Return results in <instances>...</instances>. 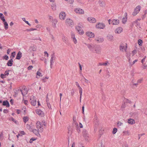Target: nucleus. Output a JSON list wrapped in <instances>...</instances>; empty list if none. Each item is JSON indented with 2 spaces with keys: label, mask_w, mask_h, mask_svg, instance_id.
<instances>
[{
  "label": "nucleus",
  "mask_w": 147,
  "mask_h": 147,
  "mask_svg": "<svg viewBox=\"0 0 147 147\" xmlns=\"http://www.w3.org/2000/svg\"><path fill=\"white\" fill-rule=\"evenodd\" d=\"M85 44L87 46L88 48L89 49L90 51L92 52L94 51V46L92 43L86 44L85 43Z\"/></svg>",
  "instance_id": "0eeeda50"
},
{
  "label": "nucleus",
  "mask_w": 147,
  "mask_h": 147,
  "mask_svg": "<svg viewBox=\"0 0 147 147\" xmlns=\"http://www.w3.org/2000/svg\"><path fill=\"white\" fill-rule=\"evenodd\" d=\"M9 120H11L12 121H13V122H14L15 123H16V121L15 120V119L12 117H10Z\"/></svg>",
  "instance_id": "603ef678"
},
{
  "label": "nucleus",
  "mask_w": 147,
  "mask_h": 147,
  "mask_svg": "<svg viewBox=\"0 0 147 147\" xmlns=\"http://www.w3.org/2000/svg\"><path fill=\"white\" fill-rule=\"evenodd\" d=\"M3 14L2 13H0V18L3 21V22H5V19L4 18V17L3 16Z\"/></svg>",
  "instance_id": "72a5a7b5"
},
{
  "label": "nucleus",
  "mask_w": 147,
  "mask_h": 147,
  "mask_svg": "<svg viewBox=\"0 0 147 147\" xmlns=\"http://www.w3.org/2000/svg\"><path fill=\"white\" fill-rule=\"evenodd\" d=\"M132 53L133 54H132V56H134V55L136 53H137V51L136 50H133V51H132Z\"/></svg>",
  "instance_id": "13d9d810"
},
{
  "label": "nucleus",
  "mask_w": 147,
  "mask_h": 147,
  "mask_svg": "<svg viewBox=\"0 0 147 147\" xmlns=\"http://www.w3.org/2000/svg\"><path fill=\"white\" fill-rule=\"evenodd\" d=\"M36 127L37 129L40 132H42L43 130V125L41 124L39 121H38L36 123Z\"/></svg>",
  "instance_id": "f257e3e1"
},
{
  "label": "nucleus",
  "mask_w": 147,
  "mask_h": 147,
  "mask_svg": "<svg viewBox=\"0 0 147 147\" xmlns=\"http://www.w3.org/2000/svg\"><path fill=\"white\" fill-rule=\"evenodd\" d=\"M35 140V139H34V138H32L30 140L29 142L30 143H31L32 142Z\"/></svg>",
  "instance_id": "864d4df0"
},
{
  "label": "nucleus",
  "mask_w": 147,
  "mask_h": 147,
  "mask_svg": "<svg viewBox=\"0 0 147 147\" xmlns=\"http://www.w3.org/2000/svg\"><path fill=\"white\" fill-rule=\"evenodd\" d=\"M141 7L140 5L137 6L134 9V11L132 13V15L133 16H135L140 11V10Z\"/></svg>",
  "instance_id": "39448f33"
},
{
  "label": "nucleus",
  "mask_w": 147,
  "mask_h": 147,
  "mask_svg": "<svg viewBox=\"0 0 147 147\" xmlns=\"http://www.w3.org/2000/svg\"><path fill=\"white\" fill-rule=\"evenodd\" d=\"M109 64L108 61H107L106 63H100L98 64V66H102V65H104V66H107L108 64Z\"/></svg>",
  "instance_id": "c85d7f7f"
},
{
  "label": "nucleus",
  "mask_w": 147,
  "mask_h": 147,
  "mask_svg": "<svg viewBox=\"0 0 147 147\" xmlns=\"http://www.w3.org/2000/svg\"><path fill=\"white\" fill-rule=\"evenodd\" d=\"M128 123L132 125L135 123V121L132 119H128Z\"/></svg>",
  "instance_id": "bb28decb"
},
{
  "label": "nucleus",
  "mask_w": 147,
  "mask_h": 147,
  "mask_svg": "<svg viewBox=\"0 0 147 147\" xmlns=\"http://www.w3.org/2000/svg\"><path fill=\"white\" fill-rule=\"evenodd\" d=\"M123 29L121 27H119L117 28L115 31V32L116 34H119L123 31Z\"/></svg>",
  "instance_id": "f3484780"
},
{
  "label": "nucleus",
  "mask_w": 147,
  "mask_h": 147,
  "mask_svg": "<svg viewBox=\"0 0 147 147\" xmlns=\"http://www.w3.org/2000/svg\"><path fill=\"white\" fill-rule=\"evenodd\" d=\"M127 20V18H123V19L122 22L123 23L125 24V22H126Z\"/></svg>",
  "instance_id": "8fccbe9b"
},
{
  "label": "nucleus",
  "mask_w": 147,
  "mask_h": 147,
  "mask_svg": "<svg viewBox=\"0 0 147 147\" xmlns=\"http://www.w3.org/2000/svg\"><path fill=\"white\" fill-rule=\"evenodd\" d=\"M30 49L33 51H35L36 50V47L34 46H32L30 47Z\"/></svg>",
  "instance_id": "2f4dec72"
},
{
  "label": "nucleus",
  "mask_w": 147,
  "mask_h": 147,
  "mask_svg": "<svg viewBox=\"0 0 147 147\" xmlns=\"http://www.w3.org/2000/svg\"><path fill=\"white\" fill-rule=\"evenodd\" d=\"M3 112L5 113H7L8 112V110L7 109H4L3 110Z\"/></svg>",
  "instance_id": "69168bd1"
},
{
  "label": "nucleus",
  "mask_w": 147,
  "mask_h": 147,
  "mask_svg": "<svg viewBox=\"0 0 147 147\" xmlns=\"http://www.w3.org/2000/svg\"><path fill=\"white\" fill-rule=\"evenodd\" d=\"M105 27V24L101 22L97 23L95 26L96 28L99 29H103Z\"/></svg>",
  "instance_id": "20e7f679"
},
{
  "label": "nucleus",
  "mask_w": 147,
  "mask_h": 147,
  "mask_svg": "<svg viewBox=\"0 0 147 147\" xmlns=\"http://www.w3.org/2000/svg\"><path fill=\"white\" fill-rule=\"evenodd\" d=\"M3 105L6 106L7 107H9V102L7 101H4L3 102Z\"/></svg>",
  "instance_id": "b1692460"
},
{
  "label": "nucleus",
  "mask_w": 147,
  "mask_h": 147,
  "mask_svg": "<svg viewBox=\"0 0 147 147\" xmlns=\"http://www.w3.org/2000/svg\"><path fill=\"white\" fill-rule=\"evenodd\" d=\"M100 147H105V144L102 142H100Z\"/></svg>",
  "instance_id": "0e129e2a"
},
{
  "label": "nucleus",
  "mask_w": 147,
  "mask_h": 147,
  "mask_svg": "<svg viewBox=\"0 0 147 147\" xmlns=\"http://www.w3.org/2000/svg\"><path fill=\"white\" fill-rule=\"evenodd\" d=\"M9 70H8V71L7 70V71H5V72L3 74L5 76H8L9 74Z\"/></svg>",
  "instance_id": "de8ad7c7"
},
{
  "label": "nucleus",
  "mask_w": 147,
  "mask_h": 147,
  "mask_svg": "<svg viewBox=\"0 0 147 147\" xmlns=\"http://www.w3.org/2000/svg\"><path fill=\"white\" fill-rule=\"evenodd\" d=\"M0 76L1 78L3 79L6 78V76L3 74H1Z\"/></svg>",
  "instance_id": "052dcab7"
},
{
  "label": "nucleus",
  "mask_w": 147,
  "mask_h": 147,
  "mask_svg": "<svg viewBox=\"0 0 147 147\" xmlns=\"http://www.w3.org/2000/svg\"><path fill=\"white\" fill-rule=\"evenodd\" d=\"M51 58L50 59V67L52 68V66L53 64L54 63L53 60L55 59V57L53 55H51Z\"/></svg>",
  "instance_id": "ddd939ff"
},
{
  "label": "nucleus",
  "mask_w": 147,
  "mask_h": 147,
  "mask_svg": "<svg viewBox=\"0 0 147 147\" xmlns=\"http://www.w3.org/2000/svg\"><path fill=\"white\" fill-rule=\"evenodd\" d=\"M51 8L54 11L56 9V5L54 3H52L51 5Z\"/></svg>",
  "instance_id": "f704fd0d"
},
{
  "label": "nucleus",
  "mask_w": 147,
  "mask_h": 147,
  "mask_svg": "<svg viewBox=\"0 0 147 147\" xmlns=\"http://www.w3.org/2000/svg\"><path fill=\"white\" fill-rule=\"evenodd\" d=\"M71 38L73 42L75 44H76L77 42V40L75 37V34L73 32H71Z\"/></svg>",
  "instance_id": "423d86ee"
},
{
  "label": "nucleus",
  "mask_w": 147,
  "mask_h": 147,
  "mask_svg": "<svg viewBox=\"0 0 147 147\" xmlns=\"http://www.w3.org/2000/svg\"><path fill=\"white\" fill-rule=\"evenodd\" d=\"M123 134H124V135L129 136L130 135V133L128 130H125L123 131Z\"/></svg>",
  "instance_id": "cd10ccee"
},
{
  "label": "nucleus",
  "mask_w": 147,
  "mask_h": 147,
  "mask_svg": "<svg viewBox=\"0 0 147 147\" xmlns=\"http://www.w3.org/2000/svg\"><path fill=\"white\" fill-rule=\"evenodd\" d=\"M117 125L118 127H119L123 125V123L120 121H118L117 123Z\"/></svg>",
  "instance_id": "c03bdc74"
},
{
  "label": "nucleus",
  "mask_w": 147,
  "mask_h": 147,
  "mask_svg": "<svg viewBox=\"0 0 147 147\" xmlns=\"http://www.w3.org/2000/svg\"><path fill=\"white\" fill-rule=\"evenodd\" d=\"M127 48V44L126 43H121L120 45L119 49L122 52H126Z\"/></svg>",
  "instance_id": "f03ea898"
},
{
  "label": "nucleus",
  "mask_w": 147,
  "mask_h": 147,
  "mask_svg": "<svg viewBox=\"0 0 147 147\" xmlns=\"http://www.w3.org/2000/svg\"><path fill=\"white\" fill-rule=\"evenodd\" d=\"M44 53L45 54V56H47L48 57L49 56V54L47 52V51H45L44 52Z\"/></svg>",
  "instance_id": "e2e57ef3"
},
{
  "label": "nucleus",
  "mask_w": 147,
  "mask_h": 147,
  "mask_svg": "<svg viewBox=\"0 0 147 147\" xmlns=\"http://www.w3.org/2000/svg\"><path fill=\"white\" fill-rule=\"evenodd\" d=\"M13 63V60L12 59H11L10 60H9L7 64V65L8 66H11Z\"/></svg>",
  "instance_id": "a878e982"
},
{
  "label": "nucleus",
  "mask_w": 147,
  "mask_h": 147,
  "mask_svg": "<svg viewBox=\"0 0 147 147\" xmlns=\"http://www.w3.org/2000/svg\"><path fill=\"white\" fill-rule=\"evenodd\" d=\"M26 127L27 129L30 130V131H32V129L31 128V126L27 124L26 125Z\"/></svg>",
  "instance_id": "a18cd8bd"
},
{
  "label": "nucleus",
  "mask_w": 147,
  "mask_h": 147,
  "mask_svg": "<svg viewBox=\"0 0 147 147\" xmlns=\"http://www.w3.org/2000/svg\"><path fill=\"white\" fill-rule=\"evenodd\" d=\"M57 20L56 18H54L53 20L51 22L52 23V25L53 27L54 28H55L56 27V24L57 22Z\"/></svg>",
  "instance_id": "aec40b11"
},
{
  "label": "nucleus",
  "mask_w": 147,
  "mask_h": 147,
  "mask_svg": "<svg viewBox=\"0 0 147 147\" xmlns=\"http://www.w3.org/2000/svg\"><path fill=\"white\" fill-rule=\"evenodd\" d=\"M31 131H32L34 134L37 136L39 135V131L37 129H32Z\"/></svg>",
  "instance_id": "393cba45"
},
{
  "label": "nucleus",
  "mask_w": 147,
  "mask_h": 147,
  "mask_svg": "<svg viewBox=\"0 0 147 147\" xmlns=\"http://www.w3.org/2000/svg\"><path fill=\"white\" fill-rule=\"evenodd\" d=\"M4 23L3 24H4V28L5 29L7 30L8 28V24L7 23V22L5 21V22H3Z\"/></svg>",
  "instance_id": "c756f323"
},
{
  "label": "nucleus",
  "mask_w": 147,
  "mask_h": 147,
  "mask_svg": "<svg viewBox=\"0 0 147 147\" xmlns=\"http://www.w3.org/2000/svg\"><path fill=\"white\" fill-rule=\"evenodd\" d=\"M101 51V47L98 45L94 46V51L92 52L93 53H96L98 54H100Z\"/></svg>",
  "instance_id": "7ed1b4c3"
},
{
  "label": "nucleus",
  "mask_w": 147,
  "mask_h": 147,
  "mask_svg": "<svg viewBox=\"0 0 147 147\" xmlns=\"http://www.w3.org/2000/svg\"><path fill=\"white\" fill-rule=\"evenodd\" d=\"M117 131V129L116 128H114L113 130L112 133L113 134H115Z\"/></svg>",
  "instance_id": "a19ab883"
},
{
  "label": "nucleus",
  "mask_w": 147,
  "mask_h": 147,
  "mask_svg": "<svg viewBox=\"0 0 147 147\" xmlns=\"http://www.w3.org/2000/svg\"><path fill=\"white\" fill-rule=\"evenodd\" d=\"M49 19L50 20V21L51 22H52L54 19L55 18H53L52 16H49Z\"/></svg>",
  "instance_id": "5fc2aeb1"
},
{
  "label": "nucleus",
  "mask_w": 147,
  "mask_h": 147,
  "mask_svg": "<svg viewBox=\"0 0 147 147\" xmlns=\"http://www.w3.org/2000/svg\"><path fill=\"white\" fill-rule=\"evenodd\" d=\"M20 91L23 96L27 94L28 92L27 90L25 88L22 90H21Z\"/></svg>",
  "instance_id": "5701e85b"
},
{
  "label": "nucleus",
  "mask_w": 147,
  "mask_h": 147,
  "mask_svg": "<svg viewBox=\"0 0 147 147\" xmlns=\"http://www.w3.org/2000/svg\"><path fill=\"white\" fill-rule=\"evenodd\" d=\"M142 68L143 69H146L147 68V65H145V64L142 66Z\"/></svg>",
  "instance_id": "774afa93"
},
{
  "label": "nucleus",
  "mask_w": 147,
  "mask_h": 147,
  "mask_svg": "<svg viewBox=\"0 0 147 147\" xmlns=\"http://www.w3.org/2000/svg\"><path fill=\"white\" fill-rule=\"evenodd\" d=\"M42 125H43L45 126H46V123H45V121L43 120L42 121V124H41Z\"/></svg>",
  "instance_id": "bf43d9fd"
},
{
  "label": "nucleus",
  "mask_w": 147,
  "mask_h": 147,
  "mask_svg": "<svg viewBox=\"0 0 147 147\" xmlns=\"http://www.w3.org/2000/svg\"><path fill=\"white\" fill-rule=\"evenodd\" d=\"M133 23L134 24H136V26H140V24L139 22H138V21H137V20H136V21H134L133 22Z\"/></svg>",
  "instance_id": "79ce46f5"
},
{
  "label": "nucleus",
  "mask_w": 147,
  "mask_h": 147,
  "mask_svg": "<svg viewBox=\"0 0 147 147\" xmlns=\"http://www.w3.org/2000/svg\"><path fill=\"white\" fill-rule=\"evenodd\" d=\"M137 61H138V60H137V59H136V60H135L134 61H133V63H131V62L130 61V63H129L130 64V65H133V64H134L135 63V62H137Z\"/></svg>",
  "instance_id": "3c124183"
},
{
  "label": "nucleus",
  "mask_w": 147,
  "mask_h": 147,
  "mask_svg": "<svg viewBox=\"0 0 147 147\" xmlns=\"http://www.w3.org/2000/svg\"><path fill=\"white\" fill-rule=\"evenodd\" d=\"M66 14L63 11L61 12L59 14V18L61 20H64L65 18Z\"/></svg>",
  "instance_id": "6e6552de"
},
{
  "label": "nucleus",
  "mask_w": 147,
  "mask_h": 147,
  "mask_svg": "<svg viewBox=\"0 0 147 147\" xmlns=\"http://www.w3.org/2000/svg\"><path fill=\"white\" fill-rule=\"evenodd\" d=\"M4 59H5L6 60H7L8 59V57L7 55H5L4 56Z\"/></svg>",
  "instance_id": "338daca9"
},
{
  "label": "nucleus",
  "mask_w": 147,
  "mask_h": 147,
  "mask_svg": "<svg viewBox=\"0 0 147 147\" xmlns=\"http://www.w3.org/2000/svg\"><path fill=\"white\" fill-rule=\"evenodd\" d=\"M86 34L87 36L90 38H93L94 36V34L93 33L90 32H86Z\"/></svg>",
  "instance_id": "a211bd4d"
},
{
  "label": "nucleus",
  "mask_w": 147,
  "mask_h": 147,
  "mask_svg": "<svg viewBox=\"0 0 147 147\" xmlns=\"http://www.w3.org/2000/svg\"><path fill=\"white\" fill-rule=\"evenodd\" d=\"M144 135H145V134H144V133H143V134H139L138 135V139L139 140L140 139V138L141 137V136H142Z\"/></svg>",
  "instance_id": "6e6d98bb"
},
{
  "label": "nucleus",
  "mask_w": 147,
  "mask_h": 147,
  "mask_svg": "<svg viewBox=\"0 0 147 147\" xmlns=\"http://www.w3.org/2000/svg\"><path fill=\"white\" fill-rule=\"evenodd\" d=\"M31 104L33 106H35L36 104V99L34 96H32L30 98Z\"/></svg>",
  "instance_id": "9b49d317"
},
{
  "label": "nucleus",
  "mask_w": 147,
  "mask_h": 147,
  "mask_svg": "<svg viewBox=\"0 0 147 147\" xmlns=\"http://www.w3.org/2000/svg\"><path fill=\"white\" fill-rule=\"evenodd\" d=\"M16 55V52H13L11 54V58L12 59L15 57Z\"/></svg>",
  "instance_id": "e433bc0d"
},
{
  "label": "nucleus",
  "mask_w": 147,
  "mask_h": 147,
  "mask_svg": "<svg viewBox=\"0 0 147 147\" xmlns=\"http://www.w3.org/2000/svg\"><path fill=\"white\" fill-rule=\"evenodd\" d=\"M107 39L110 41H112L114 38L113 36L111 34H109L107 36Z\"/></svg>",
  "instance_id": "412c9836"
},
{
  "label": "nucleus",
  "mask_w": 147,
  "mask_h": 147,
  "mask_svg": "<svg viewBox=\"0 0 147 147\" xmlns=\"http://www.w3.org/2000/svg\"><path fill=\"white\" fill-rule=\"evenodd\" d=\"M33 67L32 65H30L28 67V70H30L32 69Z\"/></svg>",
  "instance_id": "680f3d73"
},
{
  "label": "nucleus",
  "mask_w": 147,
  "mask_h": 147,
  "mask_svg": "<svg viewBox=\"0 0 147 147\" xmlns=\"http://www.w3.org/2000/svg\"><path fill=\"white\" fill-rule=\"evenodd\" d=\"M22 56V53L20 51L18 52V53L17 54L16 59H20Z\"/></svg>",
  "instance_id": "4be33fe9"
},
{
  "label": "nucleus",
  "mask_w": 147,
  "mask_h": 147,
  "mask_svg": "<svg viewBox=\"0 0 147 147\" xmlns=\"http://www.w3.org/2000/svg\"><path fill=\"white\" fill-rule=\"evenodd\" d=\"M119 23V21L117 19H113L112 20L111 24L113 25H117Z\"/></svg>",
  "instance_id": "6ab92c4d"
},
{
  "label": "nucleus",
  "mask_w": 147,
  "mask_h": 147,
  "mask_svg": "<svg viewBox=\"0 0 147 147\" xmlns=\"http://www.w3.org/2000/svg\"><path fill=\"white\" fill-rule=\"evenodd\" d=\"M142 41L141 39H139L138 41V44L140 46H142Z\"/></svg>",
  "instance_id": "58836bf2"
},
{
  "label": "nucleus",
  "mask_w": 147,
  "mask_h": 147,
  "mask_svg": "<svg viewBox=\"0 0 147 147\" xmlns=\"http://www.w3.org/2000/svg\"><path fill=\"white\" fill-rule=\"evenodd\" d=\"M79 93H80V98H81L82 96V88L81 87L79 88Z\"/></svg>",
  "instance_id": "ea45409f"
},
{
  "label": "nucleus",
  "mask_w": 147,
  "mask_h": 147,
  "mask_svg": "<svg viewBox=\"0 0 147 147\" xmlns=\"http://www.w3.org/2000/svg\"><path fill=\"white\" fill-rule=\"evenodd\" d=\"M40 69H39L37 71L36 73V75L37 76H38L40 77H42V74L39 71Z\"/></svg>",
  "instance_id": "4c0bfd02"
},
{
  "label": "nucleus",
  "mask_w": 147,
  "mask_h": 147,
  "mask_svg": "<svg viewBox=\"0 0 147 147\" xmlns=\"http://www.w3.org/2000/svg\"><path fill=\"white\" fill-rule=\"evenodd\" d=\"M95 40L97 43H101L103 42L104 38L102 37L98 36L96 37L95 39Z\"/></svg>",
  "instance_id": "f8f14e48"
},
{
  "label": "nucleus",
  "mask_w": 147,
  "mask_h": 147,
  "mask_svg": "<svg viewBox=\"0 0 147 147\" xmlns=\"http://www.w3.org/2000/svg\"><path fill=\"white\" fill-rule=\"evenodd\" d=\"M37 29L36 28H31L29 29H27L26 30L28 31H31L34 30H36Z\"/></svg>",
  "instance_id": "49530a36"
},
{
  "label": "nucleus",
  "mask_w": 147,
  "mask_h": 147,
  "mask_svg": "<svg viewBox=\"0 0 147 147\" xmlns=\"http://www.w3.org/2000/svg\"><path fill=\"white\" fill-rule=\"evenodd\" d=\"M36 113L41 117L44 116V113L40 109H37L36 110Z\"/></svg>",
  "instance_id": "2eb2a0df"
},
{
  "label": "nucleus",
  "mask_w": 147,
  "mask_h": 147,
  "mask_svg": "<svg viewBox=\"0 0 147 147\" xmlns=\"http://www.w3.org/2000/svg\"><path fill=\"white\" fill-rule=\"evenodd\" d=\"M99 4L101 6L103 7L105 5V4L104 2L102 1H99Z\"/></svg>",
  "instance_id": "c9c22d12"
},
{
  "label": "nucleus",
  "mask_w": 147,
  "mask_h": 147,
  "mask_svg": "<svg viewBox=\"0 0 147 147\" xmlns=\"http://www.w3.org/2000/svg\"><path fill=\"white\" fill-rule=\"evenodd\" d=\"M65 23L67 25L71 26L73 24V22L72 20L70 19H67L65 20Z\"/></svg>",
  "instance_id": "4468645a"
},
{
  "label": "nucleus",
  "mask_w": 147,
  "mask_h": 147,
  "mask_svg": "<svg viewBox=\"0 0 147 147\" xmlns=\"http://www.w3.org/2000/svg\"><path fill=\"white\" fill-rule=\"evenodd\" d=\"M23 120L24 122L25 123H26L27 121H28V117L27 116H25L23 118Z\"/></svg>",
  "instance_id": "7c9ffc66"
},
{
  "label": "nucleus",
  "mask_w": 147,
  "mask_h": 147,
  "mask_svg": "<svg viewBox=\"0 0 147 147\" xmlns=\"http://www.w3.org/2000/svg\"><path fill=\"white\" fill-rule=\"evenodd\" d=\"M82 77H83L84 78V79L85 80V82H86V83H88L89 82V80L87 79H86L85 78H84L83 76V75H82Z\"/></svg>",
  "instance_id": "4d7b16f0"
},
{
  "label": "nucleus",
  "mask_w": 147,
  "mask_h": 147,
  "mask_svg": "<svg viewBox=\"0 0 147 147\" xmlns=\"http://www.w3.org/2000/svg\"><path fill=\"white\" fill-rule=\"evenodd\" d=\"M78 64L79 65V66L80 74L82 76V71H81L82 70V66H81L80 63H78Z\"/></svg>",
  "instance_id": "37998d69"
},
{
  "label": "nucleus",
  "mask_w": 147,
  "mask_h": 147,
  "mask_svg": "<svg viewBox=\"0 0 147 147\" xmlns=\"http://www.w3.org/2000/svg\"><path fill=\"white\" fill-rule=\"evenodd\" d=\"M126 56L127 57L129 58V63H130V53H126Z\"/></svg>",
  "instance_id": "473e14b6"
},
{
  "label": "nucleus",
  "mask_w": 147,
  "mask_h": 147,
  "mask_svg": "<svg viewBox=\"0 0 147 147\" xmlns=\"http://www.w3.org/2000/svg\"><path fill=\"white\" fill-rule=\"evenodd\" d=\"M75 12L76 13L79 14H84V10L79 8H77L74 9Z\"/></svg>",
  "instance_id": "9d476101"
},
{
  "label": "nucleus",
  "mask_w": 147,
  "mask_h": 147,
  "mask_svg": "<svg viewBox=\"0 0 147 147\" xmlns=\"http://www.w3.org/2000/svg\"><path fill=\"white\" fill-rule=\"evenodd\" d=\"M76 29L79 34H84V32L81 27L78 26H77L76 27Z\"/></svg>",
  "instance_id": "1a4fd4ad"
},
{
  "label": "nucleus",
  "mask_w": 147,
  "mask_h": 147,
  "mask_svg": "<svg viewBox=\"0 0 147 147\" xmlns=\"http://www.w3.org/2000/svg\"><path fill=\"white\" fill-rule=\"evenodd\" d=\"M88 20L90 23H95L96 22L95 18L92 17H89L88 18Z\"/></svg>",
  "instance_id": "dca6fc26"
},
{
  "label": "nucleus",
  "mask_w": 147,
  "mask_h": 147,
  "mask_svg": "<svg viewBox=\"0 0 147 147\" xmlns=\"http://www.w3.org/2000/svg\"><path fill=\"white\" fill-rule=\"evenodd\" d=\"M47 102V105L48 108L49 109H51V106L50 103H49L48 102Z\"/></svg>",
  "instance_id": "09e8293b"
}]
</instances>
